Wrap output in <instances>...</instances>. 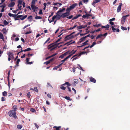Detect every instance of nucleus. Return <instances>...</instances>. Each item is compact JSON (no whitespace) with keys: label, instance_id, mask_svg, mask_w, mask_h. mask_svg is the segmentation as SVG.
Instances as JSON below:
<instances>
[{"label":"nucleus","instance_id":"nucleus-1","mask_svg":"<svg viewBox=\"0 0 130 130\" xmlns=\"http://www.w3.org/2000/svg\"><path fill=\"white\" fill-rule=\"evenodd\" d=\"M15 110H11L10 111L8 112V114L10 117H12L13 118L15 119H16L17 116L16 115Z\"/></svg>","mask_w":130,"mask_h":130},{"label":"nucleus","instance_id":"nucleus-2","mask_svg":"<svg viewBox=\"0 0 130 130\" xmlns=\"http://www.w3.org/2000/svg\"><path fill=\"white\" fill-rule=\"evenodd\" d=\"M61 17V13L59 12H58L56 13V15H54L53 17V19H56V20L59 19Z\"/></svg>","mask_w":130,"mask_h":130},{"label":"nucleus","instance_id":"nucleus-3","mask_svg":"<svg viewBox=\"0 0 130 130\" xmlns=\"http://www.w3.org/2000/svg\"><path fill=\"white\" fill-rule=\"evenodd\" d=\"M76 50H72L70 52H69V55L68 56L69 58L71 57V56H72L76 52Z\"/></svg>","mask_w":130,"mask_h":130},{"label":"nucleus","instance_id":"nucleus-4","mask_svg":"<svg viewBox=\"0 0 130 130\" xmlns=\"http://www.w3.org/2000/svg\"><path fill=\"white\" fill-rule=\"evenodd\" d=\"M74 38V36L72 35H70L66 37L65 38V40H69L71 39Z\"/></svg>","mask_w":130,"mask_h":130},{"label":"nucleus","instance_id":"nucleus-5","mask_svg":"<svg viewBox=\"0 0 130 130\" xmlns=\"http://www.w3.org/2000/svg\"><path fill=\"white\" fill-rule=\"evenodd\" d=\"M116 25H115L111 26V28L112 30L114 32H119V29L115 28L116 27Z\"/></svg>","mask_w":130,"mask_h":130},{"label":"nucleus","instance_id":"nucleus-6","mask_svg":"<svg viewBox=\"0 0 130 130\" xmlns=\"http://www.w3.org/2000/svg\"><path fill=\"white\" fill-rule=\"evenodd\" d=\"M18 5H22L23 7H25V3L23 2V0H19Z\"/></svg>","mask_w":130,"mask_h":130},{"label":"nucleus","instance_id":"nucleus-7","mask_svg":"<svg viewBox=\"0 0 130 130\" xmlns=\"http://www.w3.org/2000/svg\"><path fill=\"white\" fill-rule=\"evenodd\" d=\"M31 6L32 9L33 10L34 12L38 8L37 7H36L35 5H31Z\"/></svg>","mask_w":130,"mask_h":130},{"label":"nucleus","instance_id":"nucleus-8","mask_svg":"<svg viewBox=\"0 0 130 130\" xmlns=\"http://www.w3.org/2000/svg\"><path fill=\"white\" fill-rule=\"evenodd\" d=\"M126 18L125 17L123 16L121 18V23L122 24H123L124 23Z\"/></svg>","mask_w":130,"mask_h":130},{"label":"nucleus","instance_id":"nucleus-9","mask_svg":"<svg viewBox=\"0 0 130 130\" xmlns=\"http://www.w3.org/2000/svg\"><path fill=\"white\" fill-rule=\"evenodd\" d=\"M69 15V13H67V12L66 13L63 14H61V17L62 18H64Z\"/></svg>","mask_w":130,"mask_h":130},{"label":"nucleus","instance_id":"nucleus-10","mask_svg":"<svg viewBox=\"0 0 130 130\" xmlns=\"http://www.w3.org/2000/svg\"><path fill=\"white\" fill-rule=\"evenodd\" d=\"M69 51L61 55L60 56V57H61L62 58H63L64 56H66L68 54H69Z\"/></svg>","mask_w":130,"mask_h":130},{"label":"nucleus","instance_id":"nucleus-11","mask_svg":"<svg viewBox=\"0 0 130 130\" xmlns=\"http://www.w3.org/2000/svg\"><path fill=\"white\" fill-rule=\"evenodd\" d=\"M122 6V3H120L119 4V5L117 9V12H119L121 10V6Z\"/></svg>","mask_w":130,"mask_h":130},{"label":"nucleus","instance_id":"nucleus-12","mask_svg":"<svg viewBox=\"0 0 130 130\" xmlns=\"http://www.w3.org/2000/svg\"><path fill=\"white\" fill-rule=\"evenodd\" d=\"M101 0H95L92 3V5L94 7H95V4L98 2H99Z\"/></svg>","mask_w":130,"mask_h":130},{"label":"nucleus","instance_id":"nucleus-13","mask_svg":"<svg viewBox=\"0 0 130 130\" xmlns=\"http://www.w3.org/2000/svg\"><path fill=\"white\" fill-rule=\"evenodd\" d=\"M15 4V2H11L9 4L8 6L9 7H12L14 6Z\"/></svg>","mask_w":130,"mask_h":130},{"label":"nucleus","instance_id":"nucleus-14","mask_svg":"<svg viewBox=\"0 0 130 130\" xmlns=\"http://www.w3.org/2000/svg\"><path fill=\"white\" fill-rule=\"evenodd\" d=\"M91 16V15L90 14H88L87 13L85 15H83L82 16V17L83 18H88V17L89 16Z\"/></svg>","mask_w":130,"mask_h":130},{"label":"nucleus","instance_id":"nucleus-15","mask_svg":"<svg viewBox=\"0 0 130 130\" xmlns=\"http://www.w3.org/2000/svg\"><path fill=\"white\" fill-rule=\"evenodd\" d=\"M77 5V4L76 3H75L70 6L69 7L72 9H74Z\"/></svg>","mask_w":130,"mask_h":130},{"label":"nucleus","instance_id":"nucleus-16","mask_svg":"<svg viewBox=\"0 0 130 130\" xmlns=\"http://www.w3.org/2000/svg\"><path fill=\"white\" fill-rule=\"evenodd\" d=\"M8 57H11V58H13V55L12 53L9 52L8 53Z\"/></svg>","mask_w":130,"mask_h":130},{"label":"nucleus","instance_id":"nucleus-17","mask_svg":"<svg viewBox=\"0 0 130 130\" xmlns=\"http://www.w3.org/2000/svg\"><path fill=\"white\" fill-rule=\"evenodd\" d=\"M53 5L54 6L57 5H59L58 7H60L62 5V4L59 3H54L53 4Z\"/></svg>","mask_w":130,"mask_h":130},{"label":"nucleus","instance_id":"nucleus-18","mask_svg":"<svg viewBox=\"0 0 130 130\" xmlns=\"http://www.w3.org/2000/svg\"><path fill=\"white\" fill-rule=\"evenodd\" d=\"M0 39H2L3 41L4 40V38L3 35V34L1 32H0Z\"/></svg>","mask_w":130,"mask_h":130},{"label":"nucleus","instance_id":"nucleus-19","mask_svg":"<svg viewBox=\"0 0 130 130\" xmlns=\"http://www.w3.org/2000/svg\"><path fill=\"white\" fill-rule=\"evenodd\" d=\"M90 79V81L92 82L95 83L96 82V80L93 78L91 77Z\"/></svg>","mask_w":130,"mask_h":130},{"label":"nucleus","instance_id":"nucleus-20","mask_svg":"<svg viewBox=\"0 0 130 130\" xmlns=\"http://www.w3.org/2000/svg\"><path fill=\"white\" fill-rule=\"evenodd\" d=\"M86 38V37H84L82 38H81V39H80V41H79V42L80 43H81V42H82Z\"/></svg>","mask_w":130,"mask_h":130},{"label":"nucleus","instance_id":"nucleus-21","mask_svg":"<svg viewBox=\"0 0 130 130\" xmlns=\"http://www.w3.org/2000/svg\"><path fill=\"white\" fill-rule=\"evenodd\" d=\"M72 9L69 7H68L66 11L67 13H69L70 11Z\"/></svg>","mask_w":130,"mask_h":130},{"label":"nucleus","instance_id":"nucleus-22","mask_svg":"<svg viewBox=\"0 0 130 130\" xmlns=\"http://www.w3.org/2000/svg\"><path fill=\"white\" fill-rule=\"evenodd\" d=\"M103 36V34H100V35H98L96 38V39H98L99 38H101L102 36Z\"/></svg>","mask_w":130,"mask_h":130},{"label":"nucleus","instance_id":"nucleus-23","mask_svg":"<svg viewBox=\"0 0 130 130\" xmlns=\"http://www.w3.org/2000/svg\"><path fill=\"white\" fill-rule=\"evenodd\" d=\"M74 42H75L74 41L73 42H71V41H70L69 42H68L66 43L65 44L67 45H68L72 43H74Z\"/></svg>","mask_w":130,"mask_h":130},{"label":"nucleus","instance_id":"nucleus-24","mask_svg":"<svg viewBox=\"0 0 130 130\" xmlns=\"http://www.w3.org/2000/svg\"><path fill=\"white\" fill-rule=\"evenodd\" d=\"M77 59H78V58L77 57H74L73 58V57H72L71 58V60H72V61H73L74 60Z\"/></svg>","mask_w":130,"mask_h":130},{"label":"nucleus","instance_id":"nucleus-25","mask_svg":"<svg viewBox=\"0 0 130 130\" xmlns=\"http://www.w3.org/2000/svg\"><path fill=\"white\" fill-rule=\"evenodd\" d=\"M19 17H23V18H21L22 20H23L24 19H25V18H26L27 17V16L26 15H25L24 16H23L22 15H19Z\"/></svg>","mask_w":130,"mask_h":130},{"label":"nucleus","instance_id":"nucleus-26","mask_svg":"<svg viewBox=\"0 0 130 130\" xmlns=\"http://www.w3.org/2000/svg\"><path fill=\"white\" fill-rule=\"evenodd\" d=\"M54 45L53 44H51L49 45L48 46V49H49L50 48L53 47L54 46Z\"/></svg>","mask_w":130,"mask_h":130},{"label":"nucleus","instance_id":"nucleus-27","mask_svg":"<svg viewBox=\"0 0 130 130\" xmlns=\"http://www.w3.org/2000/svg\"><path fill=\"white\" fill-rule=\"evenodd\" d=\"M52 59H51V60H49V61H46V62H44V64H46V65H47V64H48L50 62L52 61Z\"/></svg>","mask_w":130,"mask_h":130},{"label":"nucleus","instance_id":"nucleus-28","mask_svg":"<svg viewBox=\"0 0 130 130\" xmlns=\"http://www.w3.org/2000/svg\"><path fill=\"white\" fill-rule=\"evenodd\" d=\"M96 44V43L95 42H93L92 44L90 46V48H91L93 46L95 45Z\"/></svg>","mask_w":130,"mask_h":130},{"label":"nucleus","instance_id":"nucleus-29","mask_svg":"<svg viewBox=\"0 0 130 130\" xmlns=\"http://www.w3.org/2000/svg\"><path fill=\"white\" fill-rule=\"evenodd\" d=\"M69 58L68 56L66 57L63 60H62L61 62H64L67 59Z\"/></svg>","mask_w":130,"mask_h":130},{"label":"nucleus","instance_id":"nucleus-30","mask_svg":"<svg viewBox=\"0 0 130 130\" xmlns=\"http://www.w3.org/2000/svg\"><path fill=\"white\" fill-rule=\"evenodd\" d=\"M109 25H106L105 26H102L101 27L103 28H109Z\"/></svg>","mask_w":130,"mask_h":130},{"label":"nucleus","instance_id":"nucleus-31","mask_svg":"<svg viewBox=\"0 0 130 130\" xmlns=\"http://www.w3.org/2000/svg\"><path fill=\"white\" fill-rule=\"evenodd\" d=\"M78 29H80L83 28V25H81L79 26H78L77 27Z\"/></svg>","mask_w":130,"mask_h":130},{"label":"nucleus","instance_id":"nucleus-32","mask_svg":"<svg viewBox=\"0 0 130 130\" xmlns=\"http://www.w3.org/2000/svg\"><path fill=\"white\" fill-rule=\"evenodd\" d=\"M17 127L19 129H21L22 128V126L21 125H19L17 126Z\"/></svg>","mask_w":130,"mask_h":130},{"label":"nucleus","instance_id":"nucleus-33","mask_svg":"<svg viewBox=\"0 0 130 130\" xmlns=\"http://www.w3.org/2000/svg\"><path fill=\"white\" fill-rule=\"evenodd\" d=\"M65 84L67 85L68 86H71V84L68 82H66L65 84H63V85H64Z\"/></svg>","mask_w":130,"mask_h":130},{"label":"nucleus","instance_id":"nucleus-34","mask_svg":"<svg viewBox=\"0 0 130 130\" xmlns=\"http://www.w3.org/2000/svg\"><path fill=\"white\" fill-rule=\"evenodd\" d=\"M3 94L4 96H5L7 95V93L6 91H4L3 92Z\"/></svg>","mask_w":130,"mask_h":130},{"label":"nucleus","instance_id":"nucleus-35","mask_svg":"<svg viewBox=\"0 0 130 130\" xmlns=\"http://www.w3.org/2000/svg\"><path fill=\"white\" fill-rule=\"evenodd\" d=\"M64 98L67 100H69L70 101L71 100V99L69 97H67V96H65V97Z\"/></svg>","mask_w":130,"mask_h":130},{"label":"nucleus","instance_id":"nucleus-36","mask_svg":"<svg viewBox=\"0 0 130 130\" xmlns=\"http://www.w3.org/2000/svg\"><path fill=\"white\" fill-rule=\"evenodd\" d=\"M4 23L5 25H7L8 24V23L5 20L4 21Z\"/></svg>","mask_w":130,"mask_h":130},{"label":"nucleus","instance_id":"nucleus-37","mask_svg":"<svg viewBox=\"0 0 130 130\" xmlns=\"http://www.w3.org/2000/svg\"><path fill=\"white\" fill-rule=\"evenodd\" d=\"M8 15L10 16L11 17H14V15L13 14H11V13H8Z\"/></svg>","mask_w":130,"mask_h":130},{"label":"nucleus","instance_id":"nucleus-38","mask_svg":"<svg viewBox=\"0 0 130 130\" xmlns=\"http://www.w3.org/2000/svg\"><path fill=\"white\" fill-rule=\"evenodd\" d=\"M35 19H41L42 18L40 16H36L35 17Z\"/></svg>","mask_w":130,"mask_h":130},{"label":"nucleus","instance_id":"nucleus-39","mask_svg":"<svg viewBox=\"0 0 130 130\" xmlns=\"http://www.w3.org/2000/svg\"><path fill=\"white\" fill-rule=\"evenodd\" d=\"M30 110L32 112H36V110L33 108H31Z\"/></svg>","mask_w":130,"mask_h":130},{"label":"nucleus","instance_id":"nucleus-40","mask_svg":"<svg viewBox=\"0 0 130 130\" xmlns=\"http://www.w3.org/2000/svg\"><path fill=\"white\" fill-rule=\"evenodd\" d=\"M3 31L4 33L6 34L7 33V31L6 29H3Z\"/></svg>","mask_w":130,"mask_h":130},{"label":"nucleus","instance_id":"nucleus-41","mask_svg":"<svg viewBox=\"0 0 130 130\" xmlns=\"http://www.w3.org/2000/svg\"><path fill=\"white\" fill-rule=\"evenodd\" d=\"M22 5H18V7H19V9H20L21 10V8L22 7Z\"/></svg>","mask_w":130,"mask_h":130},{"label":"nucleus","instance_id":"nucleus-42","mask_svg":"<svg viewBox=\"0 0 130 130\" xmlns=\"http://www.w3.org/2000/svg\"><path fill=\"white\" fill-rule=\"evenodd\" d=\"M121 28L123 30H127V28L126 27L123 26H121Z\"/></svg>","mask_w":130,"mask_h":130},{"label":"nucleus","instance_id":"nucleus-43","mask_svg":"<svg viewBox=\"0 0 130 130\" xmlns=\"http://www.w3.org/2000/svg\"><path fill=\"white\" fill-rule=\"evenodd\" d=\"M74 83L77 84L78 82V81L77 79H75L74 80Z\"/></svg>","mask_w":130,"mask_h":130},{"label":"nucleus","instance_id":"nucleus-44","mask_svg":"<svg viewBox=\"0 0 130 130\" xmlns=\"http://www.w3.org/2000/svg\"><path fill=\"white\" fill-rule=\"evenodd\" d=\"M83 52H81L80 53H79V54H77V57H79V56H81V55H82V54H83Z\"/></svg>","mask_w":130,"mask_h":130},{"label":"nucleus","instance_id":"nucleus-45","mask_svg":"<svg viewBox=\"0 0 130 130\" xmlns=\"http://www.w3.org/2000/svg\"><path fill=\"white\" fill-rule=\"evenodd\" d=\"M36 1L35 0H32L31 2V5H34V4H35V2Z\"/></svg>","mask_w":130,"mask_h":130},{"label":"nucleus","instance_id":"nucleus-46","mask_svg":"<svg viewBox=\"0 0 130 130\" xmlns=\"http://www.w3.org/2000/svg\"><path fill=\"white\" fill-rule=\"evenodd\" d=\"M77 26V25H75L73 27H71L69 29V30L72 29L73 28H74Z\"/></svg>","mask_w":130,"mask_h":130},{"label":"nucleus","instance_id":"nucleus-47","mask_svg":"<svg viewBox=\"0 0 130 130\" xmlns=\"http://www.w3.org/2000/svg\"><path fill=\"white\" fill-rule=\"evenodd\" d=\"M34 91L37 92H38V89L36 87H35L34 88Z\"/></svg>","mask_w":130,"mask_h":130},{"label":"nucleus","instance_id":"nucleus-48","mask_svg":"<svg viewBox=\"0 0 130 130\" xmlns=\"http://www.w3.org/2000/svg\"><path fill=\"white\" fill-rule=\"evenodd\" d=\"M59 67V66H58L55 67L53 69V70H54L56 69H57Z\"/></svg>","mask_w":130,"mask_h":130},{"label":"nucleus","instance_id":"nucleus-49","mask_svg":"<svg viewBox=\"0 0 130 130\" xmlns=\"http://www.w3.org/2000/svg\"><path fill=\"white\" fill-rule=\"evenodd\" d=\"M50 38H48L46 40V41L44 43V44H45L46 43L48 42L49 40H50Z\"/></svg>","mask_w":130,"mask_h":130},{"label":"nucleus","instance_id":"nucleus-50","mask_svg":"<svg viewBox=\"0 0 130 130\" xmlns=\"http://www.w3.org/2000/svg\"><path fill=\"white\" fill-rule=\"evenodd\" d=\"M29 58H26V64H27V63H28V62H29Z\"/></svg>","mask_w":130,"mask_h":130},{"label":"nucleus","instance_id":"nucleus-51","mask_svg":"<svg viewBox=\"0 0 130 130\" xmlns=\"http://www.w3.org/2000/svg\"><path fill=\"white\" fill-rule=\"evenodd\" d=\"M65 10V9L64 8H63V9H62L60 10L59 11H58V12H59L60 13V12H62L64 10Z\"/></svg>","mask_w":130,"mask_h":130},{"label":"nucleus","instance_id":"nucleus-52","mask_svg":"<svg viewBox=\"0 0 130 130\" xmlns=\"http://www.w3.org/2000/svg\"><path fill=\"white\" fill-rule=\"evenodd\" d=\"M27 97L28 98H29L30 96V93L29 92H28L27 94Z\"/></svg>","mask_w":130,"mask_h":130},{"label":"nucleus","instance_id":"nucleus-53","mask_svg":"<svg viewBox=\"0 0 130 130\" xmlns=\"http://www.w3.org/2000/svg\"><path fill=\"white\" fill-rule=\"evenodd\" d=\"M47 96L48 98H51V95L49 94H47Z\"/></svg>","mask_w":130,"mask_h":130},{"label":"nucleus","instance_id":"nucleus-54","mask_svg":"<svg viewBox=\"0 0 130 130\" xmlns=\"http://www.w3.org/2000/svg\"><path fill=\"white\" fill-rule=\"evenodd\" d=\"M5 98L4 97H2V98L1 101H4L5 100Z\"/></svg>","mask_w":130,"mask_h":130},{"label":"nucleus","instance_id":"nucleus-55","mask_svg":"<svg viewBox=\"0 0 130 130\" xmlns=\"http://www.w3.org/2000/svg\"><path fill=\"white\" fill-rule=\"evenodd\" d=\"M30 26V24H28L27 25H26L23 28V29H24L25 28H26L28 26Z\"/></svg>","mask_w":130,"mask_h":130},{"label":"nucleus","instance_id":"nucleus-56","mask_svg":"<svg viewBox=\"0 0 130 130\" xmlns=\"http://www.w3.org/2000/svg\"><path fill=\"white\" fill-rule=\"evenodd\" d=\"M10 71H9L8 73V80H9V74L10 73Z\"/></svg>","mask_w":130,"mask_h":130},{"label":"nucleus","instance_id":"nucleus-57","mask_svg":"<svg viewBox=\"0 0 130 130\" xmlns=\"http://www.w3.org/2000/svg\"><path fill=\"white\" fill-rule=\"evenodd\" d=\"M61 88L62 90H64L66 89V87L64 86H62L61 87Z\"/></svg>","mask_w":130,"mask_h":130},{"label":"nucleus","instance_id":"nucleus-58","mask_svg":"<svg viewBox=\"0 0 130 130\" xmlns=\"http://www.w3.org/2000/svg\"><path fill=\"white\" fill-rule=\"evenodd\" d=\"M13 109L14 110H15V109H17V106H13Z\"/></svg>","mask_w":130,"mask_h":130},{"label":"nucleus","instance_id":"nucleus-59","mask_svg":"<svg viewBox=\"0 0 130 130\" xmlns=\"http://www.w3.org/2000/svg\"><path fill=\"white\" fill-rule=\"evenodd\" d=\"M84 2V3H87L88 1V0H83Z\"/></svg>","mask_w":130,"mask_h":130},{"label":"nucleus","instance_id":"nucleus-60","mask_svg":"<svg viewBox=\"0 0 130 130\" xmlns=\"http://www.w3.org/2000/svg\"><path fill=\"white\" fill-rule=\"evenodd\" d=\"M115 20V18H113L112 19H111L109 20V21H114Z\"/></svg>","mask_w":130,"mask_h":130},{"label":"nucleus","instance_id":"nucleus-61","mask_svg":"<svg viewBox=\"0 0 130 130\" xmlns=\"http://www.w3.org/2000/svg\"><path fill=\"white\" fill-rule=\"evenodd\" d=\"M110 24L111 25H114V23L113 22H112V21H110Z\"/></svg>","mask_w":130,"mask_h":130},{"label":"nucleus","instance_id":"nucleus-62","mask_svg":"<svg viewBox=\"0 0 130 130\" xmlns=\"http://www.w3.org/2000/svg\"><path fill=\"white\" fill-rule=\"evenodd\" d=\"M32 16H30L29 17H28V19H30V20H31V19H32Z\"/></svg>","mask_w":130,"mask_h":130},{"label":"nucleus","instance_id":"nucleus-63","mask_svg":"<svg viewBox=\"0 0 130 130\" xmlns=\"http://www.w3.org/2000/svg\"><path fill=\"white\" fill-rule=\"evenodd\" d=\"M39 14H42V11L41 10H40V11H39Z\"/></svg>","mask_w":130,"mask_h":130},{"label":"nucleus","instance_id":"nucleus-64","mask_svg":"<svg viewBox=\"0 0 130 130\" xmlns=\"http://www.w3.org/2000/svg\"><path fill=\"white\" fill-rule=\"evenodd\" d=\"M54 127L55 128L56 130H59V129L57 126H55Z\"/></svg>","mask_w":130,"mask_h":130}]
</instances>
